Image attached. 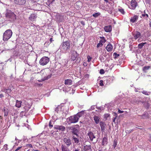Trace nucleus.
I'll return each mask as SVG.
<instances>
[{
    "label": "nucleus",
    "mask_w": 151,
    "mask_h": 151,
    "mask_svg": "<svg viewBox=\"0 0 151 151\" xmlns=\"http://www.w3.org/2000/svg\"><path fill=\"white\" fill-rule=\"evenodd\" d=\"M138 19V16L135 15L133 17V23L134 22L137 21Z\"/></svg>",
    "instance_id": "2f4dec72"
},
{
    "label": "nucleus",
    "mask_w": 151,
    "mask_h": 151,
    "mask_svg": "<svg viewBox=\"0 0 151 151\" xmlns=\"http://www.w3.org/2000/svg\"><path fill=\"white\" fill-rule=\"evenodd\" d=\"M104 70L103 69H101L100 70V73L101 74H103L104 73Z\"/></svg>",
    "instance_id": "de8ad7c7"
},
{
    "label": "nucleus",
    "mask_w": 151,
    "mask_h": 151,
    "mask_svg": "<svg viewBox=\"0 0 151 151\" xmlns=\"http://www.w3.org/2000/svg\"><path fill=\"white\" fill-rule=\"evenodd\" d=\"M4 97L3 95L2 94H0V97L1 98Z\"/></svg>",
    "instance_id": "680f3d73"
},
{
    "label": "nucleus",
    "mask_w": 151,
    "mask_h": 151,
    "mask_svg": "<svg viewBox=\"0 0 151 151\" xmlns=\"http://www.w3.org/2000/svg\"><path fill=\"white\" fill-rule=\"evenodd\" d=\"M100 14L99 13H96L94 14H93L92 15L93 17H96L99 16L100 15Z\"/></svg>",
    "instance_id": "ea45409f"
},
{
    "label": "nucleus",
    "mask_w": 151,
    "mask_h": 151,
    "mask_svg": "<svg viewBox=\"0 0 151 151\" xmlns=\"http://www.w3.org/2000/svg\"><path fill=\"white\" fill-rule=\"evenodd\" d=\"M119 12H120L122 14H124V9H118Z\"/></svg>",
    "instance_id": "79ce46f5"
},
{
    "label": "nucleus",
    "mask_w": 151,
    "mask_h": 151,
    "mask_svg": "<svg viewBox=\"0 0 151 151\" xmlns=\"http://www.w3.org/2000/svg\"><path fill=\"white\" fill-rule=\"evenodd\" d=\"M109 56L108 55H100L99 57L100 60L102 62H105Z\"/></svg>",
    "instance_id": "0eeeda50"
},
{
    "label": "nucleus",
    "mask_w": 151,
    "mask_h": 151,
    "mask_svg": "<svg viewBox=\"0 0 151 151\" xmlns=\"http://www.w3.org/2000/svg\"><path fill=\"white\" fill-rule=\"evenodd\" d=\"M79 126L78 125H76L71 127L72 133L76 135L77 137H79L78 133L79 132Z\"/></svg>",
    "instance_id": "20e7f679"
},
{
    "label": "nucleus",
    "mask_w": 151,
    "mask_h": 151,
    "mask_svg": "<svg viewBox=\"0 0 151 151\" xmlns=\"http://www.w3.org/2000/svg\"><path fill=\"white\" fill-rule=\"evenodd\" d=\"M54 128L56 129L60 130L62 131H64L65 129V127L62 125H55Z\"/></svg>",
    "instance_id": "4468645a"
},
{
    "label": "nucleus",
    "mask_w": 151,
    "mask_h": 151,
    "mask_svg": "<svg viewBox=\"0 0 151 151\" xmlns=\"http://www.w3.org/2000/svg\"><path fill=\"white\" fill-rule=\"evenodd\" d=\"M114 78L113 77H108L107 78V81H109L108 82H111L113 81Z\"/></svg>",
    "instance_id": "f704fd0d"
},
{
    "label": "nucleus",
    "mask_w": 151,
    "mask_h": 151,
    "mask_svg": "<svg viewBox=\"0 0 151 151\" xmlns=\"http://www.w3.org/2000/svg\"><path fill=\"white\" fill-rule=\"evenodd\" d=\"M113 46L110 43L108 44L106 47V49L108 52H111L112 51L113 49Z\"/></svg>",
    "instance_id": "f3484780"
},
{
    "label": "nucleus",
    "mask_w": 151,
    "mask_h": 151,
    "mask_svg": "<svg viewBox=\"0 0 151 151\" xmlns=\"http://www.w3.org/2000/svg\"><path fill=\"white\" fill-rule=\"evenodd\" d=\"M114 116L116 118L117 116V114L116 113H114Z\"/></svg>",
    "instance_id": "052dcab7"
},
{
    "label": "nucleus",
    "mask_w": 151,
    "mask_h": 151,
    "mask_svg": "<svg viewBox=\"0 0 151 151\" xmlns=\"http://www.w3.org/2000/svg\"><path fill=\"white\" fill-rule=\"evenodd\" d=\"M141 35V34L139 32H137L136 34H135L134 35V38L135 40H136L137 38L139 37Z\"/></svg>",
    "instance_id": "bb28decb"
},
{
    "label": "nucleus",
    "mask_w": 151,
    "mask_h": 151,
    "mask_svg": "<svg viewBox=\"0 0 151 151\" xmlns=\"http://www.w3.org/2000/svg\"><path fill=\"white\" fill-rule=\"evenodd\" d=\"M49 58L47 57H43L40 60L39 63L42 65H46L49 61Z\"/></svg>",
    "instance_id": "39448f33"
},
{
    "label": "nucleus",
    "mask_w": 151,
    "mask_h": 151,
    "mask_svg": "<svg viewBox=\"0 0 151 151\" xmlns=\"http://www.w3.org/2000/svg\"><path fill=\"white\" fill-rule=\"evenodd\" d=\"M6 17L9 21L11 22L15 21L17 19L16 15L13 12L10 10H7Z\"/></svg>",
    "instance_id": "f03ea898"
},
{
    "label": "nucleus",
    "mask_w": 151,
    "mask_h": 151,
    "mask_svg": "<svg viewBox=\"0 0 151 151\" xmlns=\"http://www.w3.org/2000/svg\"><path fill=\"white\" fill-rule=\"evenodd\" d=\"M26 0H14V2L15 4L19 5H23L24 4Z\"/></svg>",
    "instance_id": "9b49d317"
},
{
    "label": "nucleus",
    "mask_w": 151,
    "mask_h": 151,
    "mask_svg": "<svg viewBox=\"0 0 151 151\" xmlns=\"http://www.w3.org/2000/svg\"><path fill=\"white\" fill-rule=\"evenodd\" d=\"M96 108L98 109L101 110H103L104 109V108L102 107H97L96 106Z\"/></svg>",
    "instance_id": "49530a36"
},
{
    "label": "nucleus",
    "mask_w": 151,
    "mask_h": 151,
    "mask_svg": "<svg viewBox=\"0 0 151 151\" xmlns=\"http://www.w3.org/2000/svg\"><path fill=\"white\" fill-rule=\"evenodd\" d=\"M138 6V4L135 0H133V9H135Z\"/></svg>",
    "instance_id": "cd10ccee"
},
{
    "label": "nucleus",
    "mask_w": 151,
    "mask_h": 151,
    "mask_svg": "<svg viewBox=\"0 0 151 151\" xmlns=\"http://www.w3.org/2000/svg\"><path fill=\"white\" fill-rule=\"evenodd\" d=\"M71 47V43L69 40L63 42L60 47L61 53H66L68 52Z\"/></svg>",
    "instance_id": "f257e3e1"
},
{
    "label": "nucleus",
    "mask_w": 151,
    "mask_h": 151,
    "mask_svg": "<svg viewBox=\"0 0 151 151\" xmlns=\"http://www.w3.org/2000/svg\"><path fill=\"white\" fill-rule=\"evenodd\" d=\"M116 119V117H114V118L113 119V122H115V119Z\"/></svg>",
    "instance_id": "e2e57ef3"
},
{
    "label": "nucleus",
    "mask_w": 151,
    "mask_h": 151,
    "mask_svg": "<svg viewBox=\"0 0 151 151\" xmlns=\"http://www.w3.org/2000/svg\"><path fill=\"white\" fill-rule=\"evenodd\" d=\"M84 113V111H81L79 112L76 115L77 116L79 117V118L81 117Z\"/></svg>",
    "instance_id": "c756f323"
},
{
    "label": "nucleus",
    "mask_w": 151,
    "mask_h": 151,
    "mask_svg": "<svg viewBox=\"0 0 151 151\" xmlns=\"http://www.w3.org/2000/svg\"><path fill=\"white\" fill-rule=\"evenodd\" d=\"M91 58H88V62H90L91 60Z\"/></svg>",
    "instance_id": "0e129e2a"
},
{
    "label": "nucleus",
    "mask_w": 151,
    "mask_h": 151,
    "mask_svg": "<svg viewBox=\"0 0 151 151\" xmlns=\"http://www.w3.org/2000/svg\"><path fill=\"white\" fill-rule=\"evenodd\" d=\"M4 147L6 150H7V144H5L4 145Z\"/></svg>",
    "instance_id": "603ef678"
},
{
    "label": "nucleus",
    "mask_w": 151,
    "mask_h": 151,
    "mask_svg": "<svg viewBox=\"0 0 151 151\" xmlns=\"http://www.w3.org/2000/svg\"><path fill=\"white\" fill-rule=\"evenodd\" d=\"M79 119V117L76 115L71 116L68 118V120L70 123H74L77 122Z\"/></svg>",
    "instance_id": "423d86ee"
},
{
    "label": "nucleus",
    "mask_w": 151,
    "mask_h": 151,
    "mask_svg": "<svg viewBox=\"0 0 151 151\" xmlns=\"http://www.w3.org/2000/svg\"><path fill=\"white\" fill-rule=\"evenodd\" d=\"M52 75L51 74H49L47 76H45L44 78V80H47L48 79L50 78L51 76Z\"/></svg>",
    "instance_id": "e433bc0d"
},
{
    "label": "nucleus",
    "mask_w": 151,
    "mask_h": 151,
    "mask_svg": "<svg viewBox=\"0 0 151 151\" xmlns=\"http://www.w3.org/2000/svg\"><path fill=\"white\" fill-rule=\"evenodd\" d=\"M150 68V66H145L143 68V70L144 71H145L146 70H149Z\"/></svg>",
    "instance_id": "c9c22d12"
},
{
    "label": "nucleus",
    "mask_w": 151,
    "mask_h": 151,
    "mask_svg": "<svg viewBox=\"0 0 151 151\" xmlns=\"http://www.w3.org/2000/svg\"><path fill=\"white\" fill-rule=\"evenodd\" d=\"M3 111L4 113V116H7L8 114L9 110L7 108H4L3 110Z\"/></svg>",
    "instance_id": "a878e982"
},
{
    "label": "nucleus",
    "mask_w": 151,
    "mask_h": 151,
    "mask_svg": "<svg viewBox=\"0 0 151 151\" xmlns=\"http://www.w3.org/2000/svg\"><path fill=\"white\" fill-rule=\"evenodd\" d=\"M117 145L116 141V140H114V143L113 144V147L114 148H115L116 147Z\"/></svg>",
    "instance_id": "37998d69"
},
{
    "label": "nucleus",
    "mask_w": 151,
    "mask_h": 151,
    "mask_svg": "<svg viewBox=\"0 0 151 151\" xmlns=\"http://www.w3.org/2000/svg\"><path fill=\"white\" fill-rule=\"evenodd\" d=\"M63 141L68 147H69L72 144L70 139L69 138H64Z\"/></svg>",
    "instance_id": "9d476101"
},
{
    "label": "nucleus",
    "mask_w": 151,
    "mask_h": 151,
    "mask_svg": "<svg viewBox=\"0 0 151 151\" xmlns=\"http://www.w3.org/2000/svg\"><path fill=\"white\" fill-rule=\"evenodd\" d=\"M74 141V142L75 143L78 144L79 142L78 139L76 137L74 136L72 137Z\"/></svg>",
    "instance_id": "c85d7f7f"
},
{
    "label": "nucleus",
    "mask_w": 151,
    "mask_h": 151,
    "mask_svg": "<svg viewBox=\"0 0 151 151\" xmlns=\"http://www.w3.org/2000/svg\"><path fill=\"white\" fill-rule=\"evenodd\" d=\"M146 44V42L141 43L138 44V47L139 49H141L142 48L143 46L145 44Z\"/></svg>",
    "instance_id": "72a5a7b5"
},
{
    "label": "nucleus",
    "mask_w": 151,
    "mask_h": 151,
    "mask_svg": "<svg viewBox=\"0 0 151 151\" xmlns=\"http://www.w3.org/2000/svg\"><path fill=\"white\" fill-rule=\"evenodd\" d=\"M141 92L143 94L146 95H149L151 94V92H148L146 91H143Z\"/></svg>",
    "instance_id": "7c9ffc66"
},
{
    "label": "nucleus",
    "mask_w": 151,
    "mask_h": 151,
    "mask_svg": "<svg viewBox=\"0 0 151 151\" xmlns=\"http://www.w3.org/2000/svg\"><path fill=\"white\" fill-rule=\"evenodd\" d=\"M81 58H80L78 57L77 58V59L76 61V63H79L80 61Z\"/></svg>",
    "instance_id": "a18cd8bd"
},
{
    "label": "nucleus",
    "mask_w": 151,
    "mask_h": 151,
    "mask_svg": "<svg viewBox=\"0 0 151 151\" xmlns=\"http://www.w3.org/2000/svg\"><path fill=\"white\" fill-rule=\"evenodd\" d=\"M100 38L101 40L99 41V43L96 46L97 48L102 47L103 45V43H104L106 42V40L104 37H102Z\"/></svg>",
    "instance_id": "6e6552de"
},
{
    "label": "nucleus",
    "mask_w": 151,
    "mask_h": 151,
    "mask_svg": "<svg viewBox=\"0 0 151 151\" xmlns=\"http://www.w3.org/2000/svg\"><path fill=\"white\" fill-rule=\"evenodd\" d=\"M83 65L84 66H86L87 65L86 63L85 62H83Z\"/></svg>",
    "instance_id": "4d7b16f0"
},
{
    "label": "nucleus",
    "mask_w": 151,
    "mask_h": 151,
    "mask_svg": "<svg viewBox=\"0 0 151 151\" xmlns=\"http://www.w3.org/2000/svg\"><path fill=\"white\" fill-rule=\"evenodd\" d=\"M103 80H100V83H99V85L101 86H102L104 85L103 84Z\"/></svg>",
    "instance_id": "09e8293b"
},
{
    "label": "nucleus",
    "mask_w": 151,
    "mask_h": 151,
    "mask_svg": "<svg viewBox=\"0 0 151 151\" xmlns=\"http://www.w3.org/2000/svg\"><path fill=\"white\" fill-rule=\"evenodd\" d=\"M118 112L119 113H122L124 112L123 111H121L120 109H119L118 110Z\"/></svg>",
    "instance_id": "6e6d98bb"
},
{
    "label": "nucleus",
    "mask_w": 151,
    "mask_h": 151,
    "mask_svg": "<svg viewBox=\"0 0 151 151\" xmlns=\"http://www.w3.org/2000/svg\"><path fill=\"white\" fill-rule=\"evenodd\" d=\"M37 17L36 14H32L29 17V19L30 20L33 21L35 20Z\"/></svg>",
    "instance_id": "dca6fc26"
},
{
    "label": "nucleus",
    "mask_w": 151,
    "mask_h": 151,
    "mask_svg": "<svg viewBox=\"0 0 151 151\" xmlns=\"http://www.w3.org/2000/svg\"><path fill=\"white\" fill-rule=\"evenodd\" d=\"M110 116V114H106L104 115V118L106 119L108 117Z\"/></svg>",
    "instance_id": "c03bdc74"
},
{
    "label": "nucleus",
    "mask_w": 151,
    "mask_h": 151,
    "mask_svg": "<svg viewBox=\"0 0 151 151\" xmlns=\"http://www.w3.org/2000/svg\"><path fill=\"white\" fill-rule=\"evenodd\" d=\"M96 106V105H93L88 110V111H92L93 110H94L95 109V107Z\"/></svg>",
    "instance_id": "a19ab883"
},
{
    "label": "nucleus",
    "mask_w": 151,
    "mask_h": 151,
    "mask_svg": "<svg viewBox=\"0 0 151 151\" xmlns=\"http://www.w3.org/2000/svg\"><path fill=\"white\" fill-rule=\"evenodd\" d=\"M113 56L114 58H116L119 56V54H117L116 52H114L113 53Z\"/></svg>",
    "instance_id": "58836bf2"
},
{
    "label": "nucleus",
    "mask_w": 151,
    "mask_h": 151,
    "mask_svg": "<svg viewBox=\"0 0 151 151\" xmlns=\"http://www.w3.org/2000/svg\"><path fill=\"white\" fill-rule=\"evenodd\" d=\"M78 54L77 53V52L74 51H73L72 52L71 59L73 61H74L76 59V58L78 57Z\"/></svg>",
    "instance_id": "1a4fd4ad"
},
{
    "label": "nucleus",
    "mask_w": 151,
    "mask_h": 151,
    "mask_svg": "<svg viewBox=\"0 0 151 151\" xmlns=\"http://www.w3.org/2000/svg\"><path fill=\"white\" fill-rule=\"evenodd\" d=\"M129 47L130 48V50H131L132 49V46L131 45H130Z\"/></svg>",
    "instance_id": "338daca9"
},
{
    "label": "nucleus",
    "mask_w": 151,
    "mask_h": 151,
    "mask_svg": "<svg viewBox=\"0 0 151 151\" xmlns=\"http://www.w3.org/2000/svg\"><path fill=\"white\" fill-rule=\"evenodd\" d=\"M100 125L101 127V132H104L105 127L106 125L105 123L103 122H100Z\"/></svg>",
    "instance_id": "ddd939ff"
},
{
    "label": "nucleus",
    "mask_w": 151,
    "mask_h": 151,
    "mask_svg": "<svg viewBox=\"0 0 151 151\" xmlns=\"http://www.w3.org/2000/svg\"><path fill=\"white\" fill-rule=\"evenodd\" d=\"M87 135L89 137L90 140L91 141H93L94 139L96 138L95 136L93 133L91 131H89L87 134Z\"/></svg>",
    "instance_id": "f8f14e48"
},
{
    "label": "nucleus",
    "mask_w": 151,
    "mask_h": 151,
    "mask_svg": "<svg viewBox=\"0 0 151 151\" xmlns=\"http://www.w3.org/2000/svg\"><path fill=\"white\" fill-rule=\"evenodd\" d=\"M65 84L66 85H70L72 84V81L70 79H67L65 80Z\"/></svg>",
    "instance_id": "a211bd4d"
},
{
    "label": "nucleus",
    "mask_w": 151,
    "mask_h": 151,
    "mask_svg": "<svg viewBox=\"0 0 151 151\" xmlns=\"http://www.w3.org/2000/svg\"><path fill=\"white\" fill-rule=\"evenodd\" d=\"M112 26L111 25L106 26L104 27V29L106 32H110L112 30Z\"/></svg>",
    "instance_id": "2eb2a0df"
},
{
    "label": "nucleus",
    "mask_w": 151,
    "mask_h": 151,
    "mask_svg": "<svg viewBox=\"0 0 151 151\" xmlns=\"http://www.w3.org/2000/svg\"><path fill=\"white\" fill-rule=\"evenodd\" d=\"M142 16L143 17H145L146 16L147 18L148 17V15L147 14H142Z\"/></svg>",
    "instance_id": "8fccbe9b"
},
{
    "label": "nucleus",
    "mask_w": 151,
    "mask_h": 151,
    "mask_svg": "<svg viewBox=\"0 0 151 151\" xmlns=\"http://www.w3.org/2000/svg\"><path fill=\"white\" fill-rule=\"evenodd\" d=\"M62 109V108L60 106H58L55 109V111H56L57 112H58L59 111V109Z\"/></svg>",
    "instance_id": "4c0bfd02"
},
{
    "label": "nucleus",
    "mask_w": 151,
    "mask_h": 151,
    "mask_svg": "<svg viewBox=\"0 0 151 151\" xmlns=\"http://www.w3.org/2000/svg\"><path fill=\"white\" fill-rule=\"evenodd\" d=\"M81 24L83 25H84L85 24L84 22L83 21H81Z\"/></svg>",
    "instance_id": "13d9d810"
},
{
    "label": "nucleus",
    "mask_w": 151,
    "mask_h": 151,
    "mask_svg": "<svg viewBox=\"0 0 151 151\" xmlns=\"http://www.w3.org/2000/svg\"><path fill=\"white\" fill-rule=\"evenodd\" d=\"M22 147H19L17 148V149L15 150V151H18Z\"/></svg>",
    "instance_id": "5fc2aeb1"
},
{
    "label": "nucleus",
    "mask_w": 151,
    "mask_h": 151,
    "mask_svg": "<svg viewBox=\"0 0 151 151\" xmlns=\"http://www.w3.org/2000/svg\"><path fill=\"white\" fill-rule=\"evenodd\" d=\"M73 151H79V150L78 149H75L73 150Z\"/></svg>",
    "instance_id": "774afa93"
},
{
    "label": "nucleus",
    "mask_w": 151,
    "mask_h": 151,
    "mask_svg": "<svg viewBox=\"0 0 151 151\" xmlns=\"http://www.w3.org/2000/svg\"><path fill=\"white\" fill-rule=\"evenodd\" d=\"M84 151H91V145H86L84 147Z\"/></svg>",
    "instance_id": "6ab92c4d"
},
{
    "label": "nucleus",
    "mask_w": 151,
    "mask_h": 151,
    "mask_svg": "<svg viewBox=\"0 0 151 151\" xmlns=\"http://www.w3.org/2000/svg\"><path fill=\"white\" fill-rule=\"evenodd\" d=\"M68 147L65 145H61V150L62 151H69Z\"/></svg>",
    "instance_id": "5701e85b"
},
{
    "label": "nucleus",
    "mask_w": 151,
    "mask_h": 151,
    "mask_svg": "<svg viewBox=\"0 0 151 151\" xmlns=\"http://www.w3.org/2000/svg\"><path fill=\"white\" fill-rule=\"evenodd\" d=\"M12 32L11 30L9 29L6 30L3 35V40L4 41H7L12 37Z\"/></svg>",
    "instance_id": "7ed1b4c3"
},
{
    "label": "nucleus",
    "mask_w": 151,
    "mask_h": 151,
    "mask_svg": "<svg viewBox=\"0 0 151 151\" xmlns=\"http://www.w3.org/2000/svg\"><path fill=\"white\" fill-rule=\"evenodd\" d=\"M149 116L148 115V114L147 115V116H145V115H143V118H148Z\"/></svg>",
    "instance_id": "864d4df0"
},
{
    "label": "nucleus",
    "mask_w": 151,
    "mask_h": 151,
    "mask_svg": "<svg viewBox=\"0 0 151 151\" xmlns=\"http://www.w3.org/2000/svg\"><path fill=\"white\" fill-rule=\"evenodd\" d=\"M26 146L28 147H33L32 145L31 144H27L26 145Z\"/></svg>",
    "instance_id": "3c124183"
},
{
    "label": "nucleus",
    "mask_w": 151,
    "mask_h": 151,
    "mask_svg": "<svg viewBox=\"0 0 151 151\" xmlns=\"http://www.w3.org/2000/svg\"><path fill=\"white\" fill-rule=\"evenodd\" d=\"M2 91L5 92L8 95H10L11 94L12 90L11 89L9 88H4L1 90Z\"/></svg>",
    "instance_id": "412c9836"
},
{
    "label": "nucleus",
    "mask_w": 151,
    "mask_h": 151,
    "mask_svg": "<svg viewBox=\"0 0 151 151\" xmlns=\"http://www.w3.org/2000/svg\"><path fill=\"white\" fill-rule=\"evenodd\" d=\"M94 120L96 124H98L99 122L100 118L99 116L94 115L93 117Z\"/></svg>",
    "instance_id": "aec40b11"
},
{
    "label": "nucleus",
    "mask_w": 151,
    "mask_h": 151,
    "mask_svg": "<svg viewBox=\"0 0 151 151\" xmlns=\"http://www.w3.org/2000/svg\"><path fill=\"white\" fill-rule=\"evenodd\" d=\"M68 147L65 145H61V150L62 151H69Z\"/></svg>",
    "instance_id": "4be33fe9"
},
{
    "label": "nucleus",
    "mask_w": 151,
    "mask_h": 151,
    "mask_svg": "<svg viewBox=\"0 0 151 151\" xmlns=\"http://www.w3.org/2000/svg\"><path fill=\"white\" fill-rule=\"evenodd\" d=\"M149 141L151 142V135H150L149 139Z\"/></svg>",
    "instance_id": "69168bd1"
},
{
    "label": "nucleus",
    "mask_w": 151,
    "mask_h": 151,
    "mask_svg": "<svg viewBox=\"0 0 151 151\" xmlns=\"http://www.w3.org/2000/svg\"><path fill=\"white\" fill-rule=\"evenodd\" d=\"M54 124V121H50L49 123V127L50 129H51L53 126V124Z\"/></svg>",
    "instance_id": "473e14b6"
},
{
    "label": "nucleus",
    "mask_w": 151,
    "mask_h": 151,
    "mask_svg": "<svg viewBox=\"0 0 151 151\" xmlns=\"http://www.w3.org/2000/svg\"><path fill=\"white\" fill-rule=\"evenodd\" d=\"M22 103V101H18L17 100L16 101V106L18 107L19 108L21 106V103Z\"/></svg>",
    "instance_id": "393cba45"
},
{
    "label": "nucleus",
    "mask_w": 151,
    "mask_h": 151,
    "mask_svg": "<svg viewBox=\"0 0 151 151\" xmlns=\"http://www.w3.org/2000/svg\"><path fill=\"white\" fill-rule=\"evenodd\" d=\"M107 143V138L106 137H104L103 138L102 141V145L104 146L106 145Z\"/></svg>",
    "instance_id": "b1692460"
},
{
    "label": "nucleus",
    "mask_w": 151,
    "mask_h": 151,
    "mask_svg": "<svg viewBox=\"0 0 151 151\" xmlns=\"http://www.w3.org/2000/svg\"><path fill=\"white\" fill-rule=\"evenodd\" d=\"M66 111L65 112H68V111L69 110V108L68 107H67L66 109Z\"/></svg>",
    "instance_id": "bf43d9fd"
}]
</instances>
